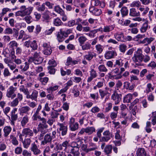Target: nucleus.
<instances>
[{
  "label": "nucleus",
  "instance_id": "f257e3e1",
  "mask_svg": "<svg viewBox=\"0 0 156 156\" xmlns=\"http://www.w3.org/2000/svg\"><path fill=\"white\" fill-rule=\"evenodd\" d=\"M20 10L17 11L16 13V15L17 16L24 17L27 15H29L32 13L34 8L33 7H29L27 8L26 6L23 5L20 7Z\"/></svg>",
  "mask_w": 156,
  "mask_h": 156
},
{
  "label": "nucleus",
  "instance_id": "f03ea898",
  "mask_svg": "<svg viewBox=\"0 0 156 156\" xmlns=\"http://www.w3.org/2000/svg\"><path fill=\"white\" fill-rule=\"evenodd\" d=\"M41 53L40 51L35 52L33 56L29 57L28 62L30 63L33 62L35 64H39L41 63L43 59L41 56Z\"/></svg>",
  "mask_w": 156,
  "mask_h": 156
},
{
  "label": "nucleus",
  "instance_id": "7ed1b4c3",
  "mask_svg": "<svg viewBox=\"0 0 156 156\" xmlns=\"http://www.w3.org/2000/svg\"><path fill=\"white\" fill-rule=\"evenodd\" d=\"M142 50L140 48H138L135 52L132 58V60L136 64L140 63L142 62Z\"/></svg>",
  "mask_w": 156,
  "mask_h": 156
},
{
  "label": "nucleus",
  "instance_id": "20e7f679",
  "mask_svg": "<svg viewBox=\"0 0 156 156\" xmlns=\"http://www.w3.org/2000/svg\"><path fill=\"white\" fill-rule=\"evenodd\" d=\"M17 90V88L14 87L13 86H10L7 90L6 96L8 98L13 99L15 98L16 94L15 93Z\"/></svg>",
  "mask_w": 156,
  "mask_h": 156
},
{
  "label": "nucleus",
  "instance_id": "39448f33",
  "mask_svg": "<svg viewBox=\"0 0 156 156\" xmlns=\"http://www.w3.org/2000/svg\"><path fill=\"white\" fill-rule=\"evenodd\" d=\"M122 96L121 94H118L116 90H114L111 96V98L114 101L115 104L116 105L119 104L121 101Z\"/></svg>",
  "mask_w": 156,
  "mask_h": 156
},
{
  "label": "nucleus",
  "instance_id": "423d86ee",
  "mask_svg": "<svg viewBox=\"0 0 156 156\" xmlns=\"http://www.w3.org/2000/svg\"><path fill=\"white\" fill-rule=\"evenodd\" d=\"M19 137L20 140L22 143L23 147L26 149L28 148L31 143V138L25 137L23 139V137H22V135H20Z\"/></svg>",
  "mask_w": 156,
  "mask_h": 156
},
{
  "label": "nucleus",
  "instance_id": "0eeeda50",
  "mask_svg": "<svg viewBox=\"0 0 156 156\" xmlns=\"http://www.w3.org/2000/svg\"><path fill=\"white\" fill-rule=\"evenodd\" d=\"M20 135H22V137L25 136V137L31 138L33 136L34 133L32 130L29 128H24Z\"/></svg>",
  "mask_w": 156,
  "mask_h": 156
},
{
  "label": "nucleus",
  "instance_id": "6e6552de",
  "mask_svg": "<svg viewBox=\"0 0 156 156\" xmlns=\"http://www.w3.org/2000/svg\"><path fill=\"white\" fill-rule=\"evenodd\" d=\"M38 91L36 90H34L32 94H30V92L29 91L26 95V98L27 99H31L33 100L36 101L37 100V98L38 95Z\"/></svg>",
  "mask_w": 156,
  "mask_h": 156
},
{
  "label": "nucleus",
  "instance_id": "1a4fd4ad",
  "mask_svg": "<svg viewBox=\"0 0 156 156\" xmlns=\"http://www.w3.org/2000/svg\"><path fill=\"white\" fill-rule=\"evenodd\" d=\"M114 36L117 41L121 42L126 41V39L124 38V34L122 32H117L114 34Z\"/></svg>",
  "mask_w": 156,
  "mask_h": 156
},
{
  "label": "nucleus",
  "instance_id": "9d476101",
  "mask_svg": "<svg viewBox=\"0 0 156 156\" xmlns=\"http://www.w3.org/2000/svg\"><path fill=\"white\" fill-rule=\"evenodd\" d=\"M30 150L33 154L35 155L40 154L41 152V151L38 148L37 145L34 142L32 144Z\"/></svg>",
  "mask_w": 156,
  "mask_h": 156
},
{
  "label": "nucleus",
  "instance_id": "9b49d317",
  "mask_svg": "<svg viewBox=\"0 0 156 156\" xmlns=\"http://www.w3.org/2000/svg\"><path fill=\"white\" fill-rule=\"evenodd\" d=\"M31 110L30 108L27 106L21 107L19 109L20 115L23 116L24 114L29 115V112Z\"/></svg>",
  "mask_w": 156,
  "mask_h": 156
},
{
  "label": "nucleus",
  "instance_id": "f8f14e48",
  "mask_svg": "<svg viewBox=\"0 0 156 156\" xmlns=\"http://www.w3.org/2000/svg\"><path fill=\"white\" fill-rule=\"evenodd\" d=\"M52 140L51 136V133H47L44 136L43 140L41 141V144L44 145L48 143L51 142Z\"/></svg>",
  "mask_w": 156,
  "mask_h": 156
},
{
  "label": "nucleus",
  "instance_id": "ddd939ff",
  "mask_svg": "<svg viewBox=\"0 0 156 156\" xmlns=\"http://www.w3.org/2000/svg\"><path fill=\"white\" fill-rule=\"evenodd\" d=\"M116 55V52L115 51H106L105 54V57L107 59H109L113 58Z\"/></svg>",
  "mask_w": 156,
  "mask_h": 156
},
{
  "label": "nucleus",
  "instance_id": "4468645a",
  "mask_svg": "<svg viewBox=\"0 0 156 156\" xmlns=\"http://www.w3.org/2000/svg\"><path fill=\"white\" fill-rule=\"evenodd\" d=\"M97 54L96 53L92 51H89L84 56V58L88 61H90L93 58L96 57Z\"/></svg>",
  "mask_w": 156,
  "mask_h": 156
},
{
  "label": "nucleus",
  "instance_id": "2eb2a0df",
  "mask_svg": "<svg viewBox=\"0 0 156 156\" xmlns=\"http://www.w3.org/2000/svg\"><path fill=\"white\" fill-rule=\"evenodd\" d=\"M43 46L44 48L43 51L44 54L47 55H50L52 51L50 45L46 43H44L43 44Z\"/></svg>",
  "mask_w": 156,
  "mask_h": 156
},
{
  "label": "nucleus",
  "instance_id": "dca6fc26",
  "mask_svg": "<svg viewBox=\"0 0 156 156\" xmlns=\"http://www.w3.org/2000/svg\"><path fill=\"white\" fill-rule=\"evenodd\" d=\"M115 28V25H109L104 26L101 31L102 32L106 33H109L113 30Z\"/></svg>",
  "mask_w": 156,
  "mask_h": 156
},
{
  "label": "nucleus",
  "instance_id": "f3484780",
  "mask_svg": "<svg viewBox=\"0 0 156 156\" xmlns=\"http://www.w3.org/2000/svg\"><path fill=\"white\" fill-rule=\"evenodd\" d=\"M90 76L89 77L87 80V82H90L94 78H96L98 76L97 72L94 69H91L90 71Z\"/></svg>",
  "mask_w": 156,
  "mask_h": 156
},
{
  "label": "nucleus",
  "instance_id": "a211bd4d",
  "mask_svg": "<svg viewBox=\"0 0 156 156\" xmlns=\"http://www.w3.org/2000/svg\"><path fill=\"white\" fill-rule=\"evenodd\" d=\"M4 61L11 70H13L16 68V65L12 62L10 59L5 58L4 59Z\"/></svg>",
  "mask_w": 156,
  "mask_h": 156
},
{
  "label": "nucleus",
  "instance_id": "6ab92c4d",
  "mask_svg": "<svg viewBox=\"0 0 156 156\" xmlns=\"http://www.w3.org/2000/svg\"><path fill=\"white\" fill-rule=\"evenodd\" d=\"M58 125L59 126V130L61 131V134L62 136L66 135L67 131V127L65 126L63 123H58Z\"/></svg>",
  "mask_w": 156,
  "mask_h": 156
},
{
  "label": "nucleus",
  "instance_id": "aec40b11",
  "mask_svg": "<svg viewBox=\"0 0 156 156\" xmlns=\"http://www.w3.org/2000/svg\"><path fill=\"white\" fill-rule=\"evenodd\" d=\"M105 128L101 127L97 130V136L94 137L93 138L95 142H98L99 138L100 139L101 137V133L103 132Z\"/></svg>",
  "mask_w": 156,
  "mask_h": 156
},
{
  "label": "nucleus",
  "instance_id": "412c9836",
  "mask_svg": "<svg viewBox=\"0 0 156 156\" xmlns=\"http://www.w3.org/2000/svg\"><path fill=\"white\" fill-rule=\"evenodd\" d=\"M70 145L74 149V150H75V152L77 154H79V149L81 147V145L76 142H72Z\"/></svg>",
  "mask_w": 156,
  "mask_h": 156
},
{
  "label": "nucleus",
  "instance_id": "4be33fe9",
  "mask_svg": "<svg viewBox=\"0 0 156 156\" xmlns=\"http://www.w3.org/2000/svg\"><path fill=\"white\" fill-rule=\"evenodd\" d=\"M29 121V118L27 115H25L22 118L21 121V124L22 127H25L26 125Z\"/></svg>",
  "mask_w": 156,
  "mask_h": 156
},
{
  "label": "nucleus",
  "instance_id": "5701e85b",
  "mask_svg": "<svg viewBox=\"0 0 156 156\" xmlns=\"http://www.w3.org/2000/svg\"><path fill=\"white\" fill-rule=\"evenodd\" d=\"M12 128L9 126H6L3 129L4 136L5 137H7L12 131Z\"/></svg>",
  "mask_w": 156,
  "mask_h": 156
},
{
  "label": "nucleus",
  "instance_id": "b1692460",
  "mask_svg": "<svg viewBox=\"0 0 156 156\" xmlns=\"http://www.w3.org/2000/svg\"><path fill=\"white\" fill-rule=\"evenodd\" d=\"M148 28V21H146L141 26L140 31L141 33H143L146 32Z\"/></svg>",
  "mask_w": 156,
  "mask_h": 156
},
{
  "label": "nucleus",
  "instance_id": "393cba45",
  "mask_svg": "<svg viewBox=\"0 0 156 156\" xmlns=\"http://www.w3.org/2000/svg\"><path fill=\"white\" fill-rule=\"evenodd\" d=\"M63 32L62 29H60V31L58 32L56 34L57 39L59 42H62L64 40Z\"/></svg>",
  "mask_w": 156,
  "mask_h": 156
},
{
  "label": "nucleus",
  "instance_id": "a878e982",
  "mask_svg": "<svg viewBox=\"0 0 156 156\" xmlns=\"http://www.w3.org/2000/svg\"><path fill=\"white\" fill-rule=\"evenodd\" d=\"M10 140L12 144L15 146H17L19 144V142L16 137L13 134H10L9 136Z\"/></svg>",
  "mask_w": 156,
  "mask_h": 156
},
{
  "label": "nucleus",
  "instance_id": "bb28decb",
  "mask_svg": "<svg viewBox=\"0 0 156 156\" xmlns=\"http://www.w3.org/2000/svg\"><path fill=\"white\" fill-rule=\"evenodd\" d=\"M129 15L130 16L135 17L140 16V14L135 8H132L130 9Z\"/></svg>",
  "mask_w": 156,
  "mask_h": 156
},
{
  "label": "nucleus",
  "instance_id": "cd10ccee",
  "mask_svg": "<svg viewBox=\"0 0 156 156\" xmlns=\"http://www.w3.org/2000/svg\"><path fill=\"white\" fill-rule=\"evenodd\" d=\"M65 150L66 152L68 153L72 154L73 155H74V156H75L76 154H77L75 152V150H74V149L72 148L70 144L66 148H65Z\"/></svg>",
  "mask_w": 156,
  "mask_h": 156
},
{
  "label": "nucleus",
  "instance_id": "c85d7f7f",
  "mask_svg": "<svg viewBox=\"0 0 156 156\" xmlns=\"http://www.w3.org/2000/svg\"><path fill=\"white\" fill-rule=\"evenodd\" d=\"M146 152L144 148H139L136 151L137 156H146Z\"/></svg>",
  "mask_w": 156,
  "mask_h": 156
},
{
  "label": "nucleus",
  "instance_id": "c756f323",
  "mask_svg": "<svg viewBox=\"0 0 156 156\" xmlns=\"http://www.w3.org/2000/svg\"><path fill=\"white\" fill-rule=\"evenodd\" d=\"M112 145H107L105 147L104 151L108 156H109V154L112 152Z\"/></svg>",
  "mask_w": 156,
  "mask_h": 156
},
{
  "label": "nucleus",
  "instance_id": "7c9ffc66",
  "mask_svg": "<svg viewBox=\"0 0 156 156\" xmlns=\"http://www.w3.org/2000/svg\"><path fill=\"white\" fill-rule=\"evenodd\" d=\"M132 98V94H128L124 97L123 101L124 103H129L131 102Z\"/></svg>",
  "mask_w": 156,
  "mask_h": 156
},
{
  "label": "nucleus",
  "instance_id": "2f4dec72",
  "mask_svg": "<svg viewBox=\"0 0 156 156\" xmlns=\"http://www.w3.org/2000/svg\"><path fill=\"white\" fill-rule=\"evenodd\" d=\"M121 13L122 17H124L127 16L128 13V10L126 6L122 7L120 10Z\"/></svg>",
  "mask_w": 156,
  "mask_h": 156
},
{
  "label": "nucleus",
  "instance_id": "473e14b6",
  "mask_svg": "<svg viewBox=\"0 0 156 156\" xmlns=\"http://www.w3.org/2000/svg\"><path fill=\"white\" fill-rule=\"evenodd\" d=\"M86 133H87L88 135H90L92 134L95 131V129L94 127L88 126L86 128Z\"/></svg>",
  "mask_w": 156,
  "mask_h": 156
},
{
  "label": "nucleus",
  "instance_id": "72a5a7b5",
  "mask_svg": "<svg viewBox=\"0 0 156 156\" xmlns=\"http://www.w3.org/2000/svg\"><path fill=\"white\" fill-rule=\"evenodd\" d=\"M18 45V44L15 41H11L8 44L9 48L12 49L13 50H14L15 48L17 47Z\"/></svg>",
  "mask_w": 156,
  "mask_h": 156
},
{
  "label": "nucleus",
  "instance_id": "f704fd0d",
  "mask_svg": "<svg viewBox=\"0 0 156 156\" xmlns=\"http://www.w3.org/2000/svg\"><path fill=\"white\" fill-rule=\"evenodd\" d=\"M53 23L54 25L56 26H62L63 24L61 20L58 18L55 19L54 20Z\"/></svg>",
  "mask_w": 156,
  "mask_h": 156
},
{
  "label": "nucleus",
  "instance_id": "c9c22d12",
  "mask_svg": "<svg viewBox=\"0 0 156 156\" xmlns=\"http://www.w3.org/2000/svg\"><path fill=\"white\" fill-rule=\"evenodd\" d=\"M98 70L101 72L106 73L108 71V69L104 65H100L98 66Z\"/></svg>",
  "mask_w": 156,
  "mask_h": 156
},
{
  "label": "nucleus",
  "instance_id": "e433bc0d",
  "mask_svg": "<svg viewBox=\"0 0 156 156\" xmlns=\"http://www.w3.org/2000/svg\"><path fill=\"white\" fill-rule=\"evenodd\" d=\"M38 80L43 85H45L48 83L49 78L47 77H40L38 78Z\"/></svg>",
  "mask_w": 156,
  "mask_h": 156
},
{
  "label": "nucleus",
  "instance_id": "4c0bfd02",
  "mask_svg": "<svg viewBox=\"0 0 156 156\" xmlns=\"http://www.w3.org/2000/svg\"><path fill=\"white\" fill-rule=\"evenodd\" d=\"M81 47L83 50H86L90 49L91 48V44L88 42H87L85 44L80 45Z\"/></svg>",
  "mask_w": 156,
  "mask_h": 156
},
{
  "label": "nucleus",
  "instance_id": "58836bf2",
  "mask_svg": "<svg viewBox=\"0 0 156 156\" xmlns=\"http://www.w3.org/2000/svg\"><path fill=\"white\" fill-rule=\"evenodd\" d=\"M87 40V37L84 36H80L78 38V40L80 45L84 44V43Z\"/></svg>",
  "mask_w": 156,
  "mask_h": 156
},
{
  "label": "nucleus",
  "instance_id": "ea45409f",
  "mask_svg": "<svg viewBox=\"0 0 156 156\" xmlns=\"http://www.w3.org/2000/svg\"><path fill=\"white\" fill-rule=\"evenodd\" d=\"M16 108H14L11 112V118L12 121H16L18 118L17 114H15V112L16 111Z\"/></svg>",
  "mask_w": 156,
  "mask_h": 156
},
{
  "label": "nucleus",
  "instance_id": "a19ab883",
  "mask_svg": "<svg viewBox=\"0 0 156 156\" xmlns=\"http://www.w3.org/2000/svg\"><path fill=\"white\" fill-rule=\"evenodd\" d=\"M95 49L98 54L101 53L103 50V46L100 44H98L95 46Z\"/></svg>",
  "mask_w": 156,
  "mask_h": 156
},
{
  "label": "nucleus",
  "instance_id": "79ce46f5",
  "mask_svg": "<svg viewBox=\"0 0 156 156\" xmlns=\"http://www.w3.org/2000/svg\"><path fill=\"white\" fill-rule=\"evenodd\" d=\"M70 130L72 131H75L77 130L79 128V124L76 122L69 126Z\"/></svg>",
  "mask_w": 156,
  "mask_h": 156
},
{
  "label": "nucleus",
  "instance_id": "37998d69",
  "mask_svg": "<svg viewBox=\"0 0 156 156\" xmlns=\"http://www.w3.org/2000/svg\"><path fill=\"white\" fill-rule=\"evenodd\" d=\"M55 10L56 12L59 13L61 15H63L64 14V12L59 6L55 7Z\"/></svg>",
  "mask_w": 156,
  "mask_h": 156
},
{
  "label": "nucleus",
  "instance_id": "c03bdc74",
  "mask_svg": "<svg viewBox=\"0 0 156 156\" xmlns=\"http://www.w3.org/2000/svg\"><path fill=\"white\" fill-rule=\"evenodd\" d=\"M50 12L48 10H45L43 13L42 17L45 20H48L50 18Z\"/></svg>",
  "mask_w": 156,
  "mask_h": 156
},
{
  "label": "nucleus",
  "instance_id": "a18cd8bd",
  "mask_svg": "<svg viewBox=\"0 0 156 156\" xmlns=\"http://www.w3.org/2000/svg\"><path fill=\"white\" fill-rule=\"evenodd\" d=\"M73 31V29H68L66 31H62L63 32V34L65 37H67L69 34L72 33Z\"/></svg>",
  "mask_w": 156,
  "mask_h": 156
},
{
  "label": "nucleus",
  "instance_id": "49530a36",
  "mask_svg": "<svg viewBox=\"0 0 156 156\" xmlns=\"http://www.w3.org/2000/svg\"><path fill=\"white\" fill-rule=\"evenodd\" d=\"M30 47L32 48L33 50H35L37 49L38 46L35 40H34L31 42L30 44Z\"/></svg>",
  "mask_w": 156,
  "mask_h": 156
},
{
  "label": "nucleus",
  "instance_id": "de8ad7c7",
  "mask_svg": "<svg viewBox=\"0 0 156 156\" xmlns=\"http://www.w3.org/2000/svg\"><path fill=\"white\" fill-rule=\"evenodd\" d=\"M99 93L101 96V98L103 99L105 96L107 95L108 94H109L108 92L105 91L102 89L99 90Z\"/></svg>",
  "mask_w": 156,
  "mask_h": 156
},
{
  "label": "nucleus",
  "instance_id": "09e8293b",
  "mask_svg": "<svg viewBox=\"0 0 156 156\" xmlns=\"http://www.w3.org/2000/svg\"><path fill=\"white\" fill-rule=\"evenodd\" d=\"M123 60L121 58L117 59L115 61V64L114 66L115 65H118L119 67L122 66L124 64Z\"/></svg>",
  "mask_w": 156,
  "mask_h": 156
},
{
  "label": "nucleus",
  "instance_id": "8fccbe9b",
  "mask_svg": "<svg viewBox=\"0 0 156 156\" xmlns=\"http://www.w3.org/2000/svg\"><path fill=\"white\" fill-rule=\"evenodd\" d=\"M23 20H25L27 23L29 24L32 22V17L30 15H27L23 18Z\"/></svg>",
  "mask_w": 156,
  "mask_h": 156
},
{
  "label": "nucleus",
  "instance_id": "3c124183",
  "mask_svg": "<svg viewBox=\"0 0 156 156\" xmlns=\"http://www.w3.org/2000/svg\"><path fill=\"white\" fill-rule=\"evenodd\" d=\"M111 137L110 136H104L100 138L99 139V141L101 142H107L111 139Z\"/></svg>",
  "mask_w": 156,
  "mask_h": 156
},
{
  "label": "nucleus",
  "instance_id": "603ef678",
  "mask_svg": "<svg viewBox=\"0 0 156 156\" xmlns=\"http://www.w3.org/2000/svg\"><path fill=\"white\" fill-rule=\"evenodd\" d=\"M119 48L120 51L124 53L126 50L127 46L125 44H122L119 45Z\"/></svg>",
  "mask_w": 156,
  "mask_h": 156
},
{
  "label": "nucleus",
  "instance_id": "864d4df0",
  "mask_svg": "<svg viewBox=\"0 0 156 156\" xmlns=\"http://www.w3.org/2000/svg\"><path fill=\"white\" fill-rule=\"evenodd\" d=\"M154 90V88L152 87V85L151 83L147 84L146 91L147 93H149Z\"/></svg>",
  "mask_w": 156,
  "mask_h": 156
},
{
  "label": "nucleus",
  "instance_id": "5fc2aeb1",
  "mask_svg": "<svg viewBox=\"0 0 156 156\" xmlns=\"http://www.w3.org/2000/svg\"><path fill=\"white\" fill-rule=\"evenodd\" d=\"M19 90L21 92H23L25 95H26L29 91L28 90L27 88H25L23 85L20 86Z\"/></svg>",
  "mask_w": 156,
  "mask_h": 156
},
{
  "label": "nucleus",
  "instance_id": "6e6d98bb",
  "mask_svg": "<svg viewBox=\"0 0 156 156\" xmlns=\"http://www.w3.org/2000/svg\"><path fill=\"white\" fill-rule=\"evenodd\" d=\"M129 83L128 82H125L124 83V87H125L126 86V88L127 89L128 87H129V89L130 90H132L134 88L135 85L134 84H133L131 85L129 87Z\"/></svg>",
  "mask_w": 156,
  "mask_h": 156
},
{
  "label": "nucleus",
  "instance_id": "4d7b16f0",
  "mask_svg": "<svg viewBox=\"0 0 156 156\" xmlns=\"http://www.w3.org/2000/svg\"><path fill=\"white\" fill-rule=\"evenodd\" d=\"M3 74L5 77H8L11 76V73L9 71L8 68H5L3 70Z\"/></svg>",
  "mask_w": 156,
  "mask_h": 156
},
{
  "label": "nucleus",
  "instance_id": "13d9d810",
  "mask_svg": "<svg viewBox=\"0 0 156 156\" xmlns=\"http://www.w3.org/2000/svg\"><path fill=\"white\" fill-rule=\"evenodd\" d=\"M58 88V86L55 85L53 87H50L47 89V90L49 93L54 91L56 90Z\"/></svg>",
  "mask_w": 156,
  "mask_h": 156
},
{
  "label": "nucleus",
  "instance_id": "bf43d9fd",
  "mask_svg": "<svg viewBox=\"0 0 156 156\" xmlns=\"http://www.w3.org/2000/svg\"><path fill=\"white\" fill-rule=\"evenodd\" d=\"M142 58V62L144 61L145 63H147L148 62L150 59V56L147 55H144L143 54Z\"/></svg>",
  "mask_w": 156,
  "mask_h": 156
},
{
  "label": "nucleus",
  "instance_id": "052dcab7",
  "mask_svg": "<svg viewBox=\"0 0 156 156\" xmlns=\"http://www.w3.org/2000/svg\"><path fill=\"white\" fill-rule=\"evenodd\" d=\"M39 113L35 112L32 117L33 121H36L37 120V119H40L41 117L39 115Z\"/></svg>",
  "mask_w": 156,
  "mask_h": 156
},
{
  "label": "nucleus",
  "instance_id": "680f3d73",
  "mask_svg": "<svg viewBox=\"0 0 156 156\" xmlns=\"http://www.w3.org/2000/svg\"><path fill=\"white\" fill-rule=\"evenodd\" d=\"M22 152V148L21 147H17L15 149V152L16 154H20Z\"/></svg>",
  "mask_w": 156,
  "mask_h": 156
},
{
  "label": "nucleus",
  "instance_id": "e2e57ef3",
  "mask_svg": "<svg viewBox=\"0 0 156 156\" xmlns=\"http://www.w3.org/2000/svg\"><path fill=\"white\" fill-rule=\"evenodd\" d=\"M112 104L111 102H109L106 104L107 107L105 108V111L106 112H108L112 108Z\"/></svg>",
  "mask_w": 156,
  "mask_h": 156
},
{
  "label": "nucleus",
  "instance_id": "0e129e2a",
  "mask_svg": "<svg viewBox=\"0 0 156 156\" xmlns=\"http://www.w3.org/2000/svg\"><path fill=\"white\" fill-rule=\"evenodd\" d=\"M118 112H113L111 113L110 117L112 119L114 120L117 116Z\"/></svg>",
  "mask_w": 156,
  "mask_h": 156
},
{
  "label": "nucleus",
  "instance_id": "69168bd1",
  "mask_svg": "<svg viewBox=\"0 0 156 156\" xmlns=\"http://www.w3.org/2000/svg\"><path fill=\"white\" fill-rule=\"evenodd\" d=\"M11 110V108L9 107H6L5 108H3V111L4 113L7 116L9 117V116H8V114L10 112Z\"/></svg>",
  "mask_w": 156,
  "mask_h": 156
},
{
  "label": "nucleus",
  "instance_id": "338daca9",
  "mask_svg": "<svg viewBox=\"0 0 156 156\" xmlns=\"http://www.w3.org/2000/svg\"><path fill=\"white\" fill-rule=\"evenodd\" d=\"M88 149L87 145L83 144L81 147L80 150L81 151H83L86 153H87Z\"/></svg>",
  "mask_w": 156,
  "mask_h": 156
},
{
  "label": "nucleus",
  "instance_id": "774afa93",
  "mask_svg": "<svg viewBox=\"0 0 156 156\" xmlns=\"http://www.w3.org/2000/svg\"><path fill=\"white\" fill-rule=\"evenodd\" d=\"M22 154L23 156H31V152L26 150H24L22 152Z\"/></svg>",
  "mask_w": 156,
  "mask_h": 156
}]
</instances>
